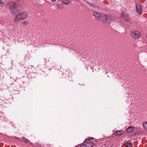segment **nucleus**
Instances as JSON below:
<instances>
[{
    "mask_svg": "<svg viewBox=\"0 0 147 147\" xmlns=\"http://www.w3.org/2000/svg\"><path fill=\"white\" fill-rule=\"evenodd\" d=\"M27 16V13L26 12H19L15 16L14 22H18L19 21L24 19Z\"/></svg>",
    "mask_w": 147,
    "mask_h": 147,
    "instance_id": "1",
    "label": "nucleus"
},
{
    "mask_svg": "<svg viewBox=\"0 0 147 147\" xmlns=\"http://www.w3.org/2000/svg\"><path fill=\"white\" fill-rule=\"evenodd\" d=\"M7 6L9 7L11 13L14 14L15 13L16 10V9L17 6V3L14 1H11L8 3Z\"/></svg>",
    "mask_w": 147,
    "mask_h": 147,
    "instance_id": "2",
    "label": "nucleus"
},
{
    "mask_svg": "<svg viewBox=\"0 0 147 147\" xmlns=\"http://www.w3.org/2000/svg\"><path fill=\"white\" fill-rule=\"evenodd\" d=\"M93 139L95 140V139H94L92 137L85 140L84 144H85L86 147H92L93 146L94 144L92 142V141H91V140Z\"/></svg>",
    "mask_w": 147,
    "mask_h": 147,
    "instance_id": "3",
    "label": "nucleus"
},
{
    "mask_svg": "<svg viewBox=\"0 0 147 147\" xmlns=\"http://www.w3.org/2000/svg\"><path fill=\"white\" fill-rule=\"evenodd\" d=\"M102 17L103 18V22L105 24L107 22H109L113 21L112 17L109 15H102Z\"/></svg>",
    "mask_w": 147,
    "mask_h": 147,
    "instance_id": "4",
    "label": "nucleus"
},
{
    "mask_svg": "<svg viewBox=\"0 0 147 147\" xmlns=\"http://www.w3.org/2000/svg\"><path fill=\"white\" fill-rule=\"evenodd\" d=\"M131 34L132 36L134 38H139L141 34L138 31L135 30L131 32Z\"/></svg>",
    "mask_w": 147,
    "mask_h": 147,
    "instance_id": "5",
    "label": "nucleus"
},
{
    "mask_svg": "<svg viewBox=\"0 0 147 147\" xmlns=\"http://www.w3.org/2000/svg\"><path fill=\"white\" fill-rule=\"evenodd\" d=\"M136 9L138 13L139 14H142V9L141 7V5L139 4H138L136 5Z\"/></svg>",
    "mask_w": 147,
    "mask_h": 147,
    "instance_id": "6",
    "label": "nucleus"
},
{
    "mask_svg": "<svg viewBox=\"0 0 147 147\" xmlns=\"http://www.w3.org/2000/svg\"><path fill=\"white\" fill-rule=\"evenodd\" d=\"M124 134V131H122L117 130L114 133V135L118 136H120Z\"/></svg>",
    "mask_w": 147,
    "mask_h": 147,
    "instance_id": "7",
    "label": "nucleus"
},
{
    "mask_svg": "<svg viewBox=\"0 0 147 147\" xmlns=\"http://www.w3.org/2000/svg\"><path fill=\"white\" fill-rule=\"evenodd\" d=\"M94 15L96 17V18L99 20L101 19V15L99 13H98L97 12H94Z\"/></svg>",
    "mask_w": 147,
    "mask_h": 147,
    "instance_id": "8",
    "label": "nucleus"
},
{
    "mask_svg": "<svg viewBox=\"0 0 147 147\" xmlns=\"http://www.w3.org/2000/svg\"><path fill=\"white\" fill-rule=\"evenodd\" d=\"M121 15L123 17V19L125 21H128L129 19L128 18L127 15H124V14H122Z\"/></svg>",
    "mask_w": 147,
    "mask_h": 147,
    "instance_id": "9",
    "label": "nucleus"
},
{
    "mask_svg": "<svg viewBox=\"0 0 147 147\" xmlns=\"http://www.w3.org/2000/svg\"><path fill=\"white\" fill-rule=\"evenodd\" d=\"M124 145L125 147H132L131 143L125 142L124 144Z\"/></svg>",
    "mask_w": 147,
    "mask_h": 147,
    "instance_id": "10",
    "label": "nucleus"
},
{
    "mask_svg": "<svg viewBox=\"0 0 147 147\" xmlns=\"http://www.w3.org/2000/svg\"><path fill=\"white\" fill-rule=\"evenodd\" d=\"M22 138L23 140L25 142L28 143V142H29V144H32V143L27 139H26L24 137H22Z\"/></svg>",
    "mask_w": 147,
    "mask_h": 147,
    "instance_id": "11",
    "label": "nucleus"
},
{
    "mask_svg": "<svg viewBox=\"0 0 147 147\" xmlns=\"http://www.w3.org/2000/svg\"><path fill=\"white\" fill-rule=\"evenodd\" d=\"M62 2L64 4H68L70 3L69 1L68 0H62Z\"/></svg>",
    "mask_w": 147,
    "mask_h": 147,
    "instance_id": "12",
    "label": "nucleus"
},
{
    "mask_svg": "<svg viewBox=\"0 0 147 147\" xmlns=\"http://www.w3.org/2000/svg\"><path fill=\"white\" fill-rule=\"evenodd\" d=\"M133 129V128L132 127H129L127 129L126 131L127 132H129L131 131Z\"/></svg>",
    "mask_w": 147,
    "mask_h": 147,
    "instance_id": "13",
    "label": "nucleus"
},
{
    "mask_svg": "<svg viewBox=\"0 0 147 147\" xmlns=\"http://www.w3.org/2000/svg\"><path fill=\"white\" fill-rule=\"evenodd\" d=\"M143 126L145 129H147V123H144Z\"/></svg>",
    "mask_w": 147,
    "mask_h": 147,
    "instance_id": "14",
    "label": "nucleus"
},
{
    "mask_svg": "<svg viewBox=\"0 0 147 147\" xmlns=\"http://www.w3.org/2000/svg\"><path fill=\"white\" fill-rule=\"evenodd\" d=\"M22 24L23 26H26L28 24V22H24L22 23Z\"/></svg>",
    "mask_w": 147,
    "mask_h": 147,
    "instance_id": "15",
    "label": "nucleus"
},
{
    "mask_svg": "<svg viewBox=\"0 0 147 147\" xmlns=\"http://www.w3.org/2000/svg\"><path fill=\"white\" fill-rule=\"evenodd\" d=\"M0 5L1 6H3L4 5V3L2 2L1 0H0Z\"/></svg>",
    "mask_w": 147,
    "mask_h": 147,
    "instance_id": "16",
    "label": "nucleus"
},
{
    "mask_svg": "<svg viewBox=\"0 0 147 147\" xmlns=\"http://www.w3.org/2000/svg\"><path fill=\"white\" fill-rule=\"evenodd\" d=\"M80 147H86L85 144H84V142L83 144L81 145Z\"/></svg>",
    "mask_w": 147,
    "mask_h": 147,
    "instance_id": "17",
    "label": "nucleus"
},
{
    "mask_svg": "<svg viewBox=\"0 0 147 147\" xmlns=\"http://www.w3.org/2000/svg\"><path fill=\"white\" fill-rule=\"evenodd\" d=\"M51 1L53 2H55L56 0H51Z\"/></svg>",
    "mask_w": 147,
    "mask_h": 147,
    "instance_id": "18",
    "label": "nucleus"
}]
</instances>
